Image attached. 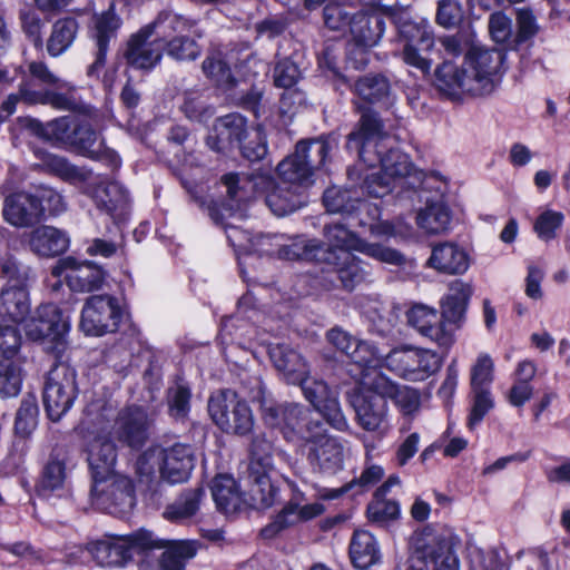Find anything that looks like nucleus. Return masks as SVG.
I'll use <instances>...</instances> for the list:
<instances>
[{
	"label": "nucleus",
	"mask_w": 570,
	"mask_h": 570,
	"mask_svg": "<svg viewBox=\"0 0 570 570\" xmlns=\"http://www.w3.org/2000/svg\"><path fill=\"white\" fill-rule=\"evenodd\" d=\"M383 122L372 110L363 111L357 128L347 136L346 148L357 153L370 168L380 170L366 175L362 189L372 197H384L392 190V183L411 174L413 165L407 155L390 145Z\"/></svg>",
	"instance_id": "obj_1"
},
{
	"label": "nucleus",
	"mask_w": 570,
	"mask_h": 570,
	"mask_svg": "<svg viewBox=\"0 0 570 570\" xmlns=\"http://www.w3.org/2000/svg\"><path fill=\"white\" fill-rule=\"evenodd\" d=\"M503 60L504 55L500 50L473 47L460 67L448 61L439 66L434 85L451 99H461L464 95L488 96L500 82Z\"/></svg>",
	"instance_id": "obj_2"
},
{
	"label": "nucleus",
	"mask_w": 570,
	"mask_h": 570,
	"mask_svg": "<svg viewBox=\"0 0 570 570\" xmlns=\"http://www.w3.org/2000/svg\"><path fill=\"white\" fill-rule=\"evenodd\" d=\"M112 412L111 404L94 402L88 405L81 421L92 480L116 473L117 449L110 439L109 430Z\"/></svg>",
	"instance_id": "obj_3"
},
{
	"label": "nucleus",
	"mask_w": 570,
	"mask_h": 570,
	"mask_svg": "<svg viewBox=\"0 0 570 570\" xmlns=\"http://www.w3.org/2000/svg\"><path fill=\"white\" fill-rule=\"evenodd\" d=\"M335 140L331 137H320L302 140L296 144L294 154L286 157L277 166L279 177L286 181L309 186L314 176L321 171L327 161Z\"/></svg>",
	"instance_id": "obj_4"
},
{
	"label": "nucleus",
	"mask_w": 570,
	"mask_h": 570,
	"mask_svg": "<svg viewBox=\"0 0 570 570\" xmlns=\"http://www.w3.org/2000/svg\"><path fill=\"white\" fill-rule=\"evenodd\" d=\"M309 414V410L297 403L262 405L264 422L273 429H278L287 442L302 446H305L323 428L320 421L311 420Z\"/></svg>",
	"instance_id": "obj_5"
},
{
	"label": "nucleus",
	"mask_w": 570,
	"mask_h": 570,
	"mask_svg": "<svg viewBox=\"0 0 570 570\" xmlns=\"http://www.w3.org/2000/svg\"><path fill=\"white\" fill-rule=\"evenodd\" d=\"M274 443L265 433L254 436L248 465L249 494L253 503L261 508L271 507L277 494V489L271 481V472L274 468Z\"/></svg>",
	"instance_id": "obj_6"
},
{
	"label": "nucleus",
	"mask_w": 570,
	"mask_h": 570,
	"mask_svg": "<svg viewBox=\"0 0 570 570\" xmlns=\"http://www.w3.org/2000/svg\"><path fill=\"white\" fill-rule=\"evenodd\" d=\"M442 366V357L433 350L404 344L386 354V368L409 382H423Z\"/></svg>",
	"instance_id": "obj_7"
},
{
	"label": "nucleus",
	"mask_w": 570,
	"mask_h": 570,
	"mask_svg": "<svg viewBox=\"0 0 570 570\" xmlns=\"http://www.w3.org/2000/svg\"><path fill=\"white\" fill-rule=\"evenodd\" d=\"M91 504L115 517H126L136 505L135 487L126 475L111 473L94 479L90 491Z\"/></svg>",
	"instance_id": "obj_8"
},
{
	"label": "nucleus",
	"mask_w": 570,
	"mask_h": 570,
	"mask_svg": "<svg viewBox=\"0 0 570 570\" xmlns=\"http://www.w3.org/2000/svg\"><path fill=\"white\" fill-rule=\"evenodd\" d=\"M151 532L138 531L128 535H107L92 542L87 551L102 567H122L136 552H145L156 547Z\"/></svg>",
	"instance_id": "obj_9"
},
{
	"label": "nucleus",
	"mask_w": 570,
	"mask_h": 570,
	"mask_svg": "<svg viewBox=\"0 0 570 570\" xmlns=\"http://www.w3.org/2000/svg\"><path fill=\"white\" fill-rule=\"evenodd\" d=\"M208 413L214 423L226 433L245 435L254 425L248 404L232 390L213 394L208 401Z\"/></svg>",
	"instance_id": "obj_10"
},
{
	"label": "nucleus",
	"mask_w": 570,
	"mask_h": 570,
	"mask_svg": "<svg viewBox=\"0 0 570 570\" xmlns=\"http://www.w3.org/2000/svg\"><path fill=\"white\" fill-rule=\"evenodd\" d=\"M77 393L76 371L62 362L52 366L43 389V405L49 419L59 421L71 409Z\"/></svg>",
	"instance_id": "obj_11"
},
{
	"label": "nucleus",
	"mask_w": 570,
	"mask_h": 570,
	"mask_svg": "<svg viewBox=\"0 0 570 570\" xmlns=\"http://www.w3.org/2000/svg\"><path fill=\"white\" fill-rule=\"evenodd\" d=\"M219 140L237 145L245 158L250 161L263 159L267 154L266 137L261 127L248 132L246 118L239 114L220 117L215 126Z\"/></svg>",
	"instance_id": "obj_12"
},
{
	"label": "nucleus",
	"mask_w": 570,
	"mask_h": 570,
	"mask_svg": "<svg viewBox=\"0 0 570 570\" xmlns=\"http://www.w3.org/2000/svg\"><path fill=\"white\" fill-rule=\"evenodd\" d=\"M121 316L122 312L116 297L92 295L82 307L80 328L86 335L102 336L117 331Z\"/></svg>",
	"instance_id": "obj_13"
},
{
	"label": "nucleus",
	"mask_w": 570,
	"mask_h": 570,
	"mask_svg": "<svg viewBox=\"0 0 570 570\" xmlns=\"http://www.w3.org/2000/svg\"><path fill=\"white\" fill-rule=\"evenodd\" d=\"M26 334L33 341L50 340L55 350L61 354L66 348V335L70 330V317L55 304L40 305L33 316L27 321Z\"/></svg>",
	"instance_id": "obj_14"
},
{
	"label": "nucleus",
	"mask_w": 570,
	"mask_h": 570,
	"mask_svg": "<svg viewBox=\"0 0 570 570\" xmlns=\"http://www.w3.org/2000/svg\"><path fill=\"white\" fill-rule=\"evenodd\" d=\"M304 397L312 406L322 414L325 421L335 430L346 432L350 428L348 421L343 414L337 392L328 384L316 377L304 375L297 383Z\"/></svg>",
	"instance_id": "obj_15"
},
{
	"label": "nucleus",
	"mask_w": 570,
	"mask_h": 570,
	"mask_svg": "<svg viewBox=\"0 0 570 570\" xmlns=\"http://www.w3.org/2000/svg\"><path fill=\"white\" fill-rule=\"evenodd\" d=\"M407 324L422 337L449 350L455 342L454 332L442 321L438 309L424 304H414L406 312Z\"/></svg>",
	"instance_id": "obj_16"
},
{
	"label": "nucleus",
	"mask_w": 570,
	"mask_h": 570,
	"mask_svg": "<svg viewBox=\"0 0 570 570\" xmlns=\"http://www.w3.org/2000/svg\"><path fill=\"white\" fill-rule=\"evenodd\" d=\"M306 459L314 470L335 474L343 469L344 448L341 440L322 428L305 445Z\"/></svg>",
	"instance_id": "obj_17"
},
{
	"label": "nucleus",
	"mask_w": 570,
	"mask_h": 570,
	"mask_svg": "<svg viewBox=\"0 0 570 570\" xmlns=\"http://www.w3.org/2000/svg\"><path fill=\"white\" fill-rule=\"evenodd\" d=\"M115 415V411L112 412ZM150 420L146 410L138 405L122 409L117 417L110 419V434L114 432L117 440L132 449H140L149 438Z\"/></svg>",
	"instance_id": "obj_18"
},
{
	"label": "nucleus",
	"mask_w": 570,
	"mask_h": 570,
	"mask_svg": "<svg viewBox=\"0 0 570 570\" xmlns=\"http://www.w3.org/2000/svg\"><path fill=\"white\" fill-rule=\"evenodd\" d=\"M400 33L406 41L402 52L404 62L424 75L429 73L431 61L421 52L429 51L434 45L431 26L426 21L405 22L402 24Z\"/></svg>",
	"instance_id": "obj_19"
},
{
	"label": "nucleus",
	"mask_w": 570,
	"mask_h": 570,
	"mask_svg": "<svg viewBox=\"0 0 570 570\" xmlns=\"http://www.w3.org/2000/svg\"><path fill=\"white\" fill-rule=\"evenodd\" d=\"M122 24L121 18L116 13L115 3L100 13H95L91 18L89 36L95 43V60L88 68V73L101 69L107 60L109 43L117 37V32Z\"/></svg>",
	"instance_id": "obj_20"
},
{
	"label": "nucleus",
	"mask_w": 570,
	"mask_h": 570,
	"mask_svg": "<svg viewBox=\"0 0 570 570\" xmlns=\"http://www.w3.org/2000/svg\"><path fill=\"white\" fill-rule=\"evenodd\" d=\"M451 534H434L420 539L415 546L416 562H425L433 570H460Z\"/></svg>",
	"instance_id": "obj_21"
},
{
	"label": "nucleus",
	"mask_w": 570,
	"mask_h": 570,
	"mask_svg": "<svg viewBox=\"0 0 570 570\" xmlns=\"http://www.w3.org/2000/svg\"><path fill=\"white\" fill-rule=\"evenodd\" d=\"M163 55L164 45L144 27L129 36L124 51L127 65L142 71H151L160 63Z\"/></svg>",
	"instance_id": "obj_22"
},
{
	"label": "nucleus",
	"mask_w": 570,
	"mask_h": 570,
	"mask_svg": "<svg viewBox=\"0 0 570 570\" xmlns=\"http://www.w3.org/2000/svg\"><path fill=\"white\" fill-rule=\"evenodd\" d=\"M160 476L170 484L186 482L195 466V453L186 443L159 446Z\"/></svg>",
	"instance_id": "obj_23"
},
{
	"label": "nucleus",
	"mask_w": 570,
	"mask_h": 570,
	"mask_svg": "<svg viewBox=\"0 0 570 570\" xmlns=\"http://www.w3.org/2000/svg\"><path fill=\"white\" fill-rule=\"evenodd\" d=\"M52 275L56 277H63L75 292H92L98 289L105 278V273L101 268L83 262L79 263L72 257H66L58 262L52 267Z\"/></svg>",
	"instance_id": "obj_24"
},
{
	"label": "nucleus",
	"mask_w": 570,
	"mask_h": 570,
	"mask_svg": "<svg viewBox=\"0 0 570 570\" xmlns=\"http://www.w3.org/2000/svg\"><path fill=\"white\" fill-rule=\"evenodd\" d=\"M361 385L365 390L382 394L384 400L391 399L405 415L415 413L420 407L421 399L417 390L400 385L382 373H376L374 379H371L367 374L364 375L361 379Z\"/></svg>",
	"instance_id": "obj_25"
},
{
	"label": "nucleus",
	"mask_w": 570,
	"mask_h": 570,
	"mask_svg": "<svg viewBox=\"0 0 570 570\" xmlns=\"http://www.w3.org/2000/svg\"><path fill=\"white\" fill-rule=\"evenodd\" d=\"M352 405L362 429L380 434L387 431V403L382 394L367 390L355 395Z\"/></svg>",
	"instance_id": "obj_26"
},
{
	"label": "nucleus",
	"mask_w": 570,
	"mask_h": 570,
	"mask_svg": "<svg viewBox=\"0 0 570 570\" xmlns=\"http://www.w3.org/2000/svg\"><path fill=\"white\" fill-rule=\"evenodd\" d=\"M42 215L38 198L26 191L8 195L3 203L2 216L14 227H28L37 223Z\"/></svg>",
	"instance_id": "obj_27"
},
{
	"label": "nucleus",
	"mask_w": 570,
	"mask_h": 570,
	"mask_svg": "<svg viewBox=\"0 0 570 570\" xmlns=\"http://www.w3.org/2000/svg\"><path fill=\"white\" fill-rule=\"evenodd\" d=\"M268 355L275 368L288 384H297L309 367L303 356L285 343L269 344Z\"/></svg>",
	"instance_id": "obj_28"
},
{
	"label": "nucleus",
	"mask_w": 570,
	"mask_h": 570,
	"mask_svg": "<svg viewBox=\"0 0 570 570\" xmlns=\"http://www.w3.org/2000/svg\"><path fill=\"white\" fill-rule=\"evenodd\" d=\"M97 208L112 218L115 225L126 219L129 209V196L126 188L117 181L97 187L94 194Z\"/></svg>",
	"instance_id": "obj_29"
},
{
	"label": "nucleus",
	"mask_w": 570,
	"mask_h": 570,
	"mask_svg": "<svg viewBox=\"0 0 570 570\" xmlns=\"http://www.w3.org/2000/svg\"><path fill=\"white\" fill-rule=\"evenodd\" d=\"M428 265L439 273L461 275L468 271L470 261L463 248L454 243L445 242L432 247Z\"/></svg>",
	"instance_id": "obj_30"
},
{
	"label": "nucleus",
	"mask_w": 570,
	"mask_h": 570,
	"mask_svg": "<svg viewBox=\"0 0 570 570\" xmlns=\"http://www.w3.org/2000/svg\"><path fill=\"white\" fill-rule=\"evenodd\" d=\"M385 29L383 16L376 11H360L352 16L350 31L355 43L374 47Z\"/></svg>",
	"instance_id": "obj_31"
},
{
	"label": "nucleus",
	"mask_w": 570,
	"mask_h": 570,
	"mask_svg": "<svg viewBox=\"0 0 570 570\" xmlns=\"http://www.w3.org/2000/svg\"><path fill=\"white\" fill-rule=\"evenodd\" d=\"M30 314V298L24 286H4L0 293V322L18 324Z\"/></svg>",
	"instance_id": "obj_32"
},
{
	"label": "nucleus",
	"mask_w": 570,
	"mask_h": 570,
	"mask_svg": "<svg viewBox=\"0 0 570 570\" xmlns=\"http://www.w3.org/2000/svg\"><path fill=\"white\" fill-rule=\"evenodd\" d=\"M324 510V504L321 502H313L303 507L288 504L276 515L273 522L262 529L261 533L265 539H272L282 530L299 521H307L321 515Z\"/></svg>",
	"instance_id": "obj_33"
},
{
	"label": "nucleus",
	"mask_w": 570,
	"mask_h": 570,
	"mask_svg": "<svg viewBox=\"0 0 570 570\" xmlns=\"http://www.w3.org/2000/svg\"><path fill=\"white\" fill-rule=\"evenodd\" d=\"M205 499V490L202 487L184 490L171 503H169L163 515L174 523H187L193 521Z\"/></svg>",
	"instance_id": "obj_34"
},
{
	"label": "nucleus",
	"mask_w": 570,
	"mask_h": 570,
	"mask_svg": "<svg viewBox=\"0 0 570 570\" xmlns=\"http://www.w3.org/2000/svg\"><path fill=\"white\" fill-rule=\"evenodd\" d=\"M281 178L282 181L267 194L265 202L275 215L285 216L303 206L301 188L307 186Z\"/></svg>",
	"instance_id": "obj_35"
},
{
	"label": "nucleus",
	"mask_w": 570,
	"mask_h": 570,
	"mask_svg": "<svg viewBox=\"0 0 570 570\" xmlns=\"http://www.w3.org/2000/svg\"><path fill=\"white\" fill-rule=\"evenodd\" d=\"M69 236L56 227L41 226L31 232L29 245L39 256H56L66 252L69 247Z\"/></svg>",
	"instance_id": "obj_36"
},
{
	"label": "nucleus",
	"mask_w": 570,
	"mask_h": 570,
	"mask_svg": "<svg viewBox=\"0 0 570 570\" xmlns=\"http://www.w3.org/2000/svg\"><path fill=\"white\" fill-rule=\"evenodd\" d=\"M472 295L470 284L455 279L450 284L449 293L441 299L442 321L446 323H459L465 313L468 302Z\"/></svg>",
	"instance_id": "obj_37"
},
{
	"label": "nucleus",
	"mask_w": 570,
	"mask_h": 570,
	"mask_svg": "<svg viewBox=\"0 0 570 570\" xmlns=\"http://www.w3.org/2000/svg\"><path fill=\"white\" fill-rule=\"evenodd\" d=\"M156 547L164 548L160 559L161 570H184L188 560L193 559L198 550V542L193 540L160 541L155 538Z\"/></svg>",
	"instance_id": "obj_38"
},
{
	"label": "nucleus",
	"mask_w": 570,
	"mask_h": 570,
	"mask_svg": "<svg viewBox=\"0 0 570 570\" xmlns=\"http://www.w3.org/2000/svg\"><path fill=\"white\" fill-rule=\"evenodd\" d=\"M350 557L353 564L362 570L377 563L381 553L374 535L365 530H356L350 543Z\"/></svg>",
	"instance_id": "obj_39"
},
{
	"label": "nucleus",
	"mask_w": 570,
	"mask_h": 570,
	"mask_svg": "<svg viewBox=\"0 0 570 570\" xmlns=\"http://www.w3.org/2000/svg\"><path fill=\"white\" fill-rule=\"evenodd\" d=\"M212 495L217 508L224 513L236 512L243 504V492L235 479L228 474H219L212 482Z\"/></svg>",
	"instance_id": "obj_40"
},
{
	"label": "nucleus",
	"mask_w": 570,
	"mask_h": 570,
	"mask_svg": "<svg viewBox=\"0 0 570 570\" xmlns=\"http://www.w3.org/2000/svg\"><path fill=\"white\" fill-rule=\"evenodd\" d=\"M258 179L263 180V177L235 173L223 176L222 181L227 188L228 198L235 203V205H229L232 212L240 210L242 203H246L254 196L258 186Z\"/></svg>",
	"instance_id": "obj_41"
},
{
	"label": "nucleus",
	"mask_w": 570,
	"mask_h": 570,
	"mask_svg": "<svg viewBox=\"0 0 570 570\" xmlns=\"http://www.w3.org/2000/svg\"><path fill=\"white\" fill-rule=\"evenodd\" d=\"M324 236L327 242V249L322 247V261L332 259V255L336 256L343 250H356L360 238L356 237L345 225L335 223L326 225Z\"/></svg>",
	"instance_id": "obj_42"
},
{
	"label": "nucleus",
	"mask_w": 570,
	"mask_h": 570,
	"mask_svg": "<svg viewBox=\"0 0 570 570\" xmlns=\"http://www.w3.org/2000/svg\"><path fill=\"white\" fill-rule=\"evenodd\" d=\"M73 120L70 117H61L49 122L38 119H28L27 127L38 137L52 144L69 145L72 136Z\"/></svg>",
	"instance_id": "obj_43"
},
{
	"label": "nucleus",
	"mask_w": 570,
	"mask_h": 570,
	"mask_svg": "<svg viewBox=\"0 0 570 570\" xmlns=\"http://www.w3.org/2000/svg\"><path fill=\"white\" fill-rule=\"evenodd\" d=\"M78 22L75 18H62L57 20L51 28L47 40V52L50 57L57 58L63 55L73 43L78 33Z\"/></svg>",
	"instance_id": "obj_44"
},
{
	"label": "nucleus",
	"mask_w": 570,
	"mask_h": 570,
	"mask_svg": "<svg viewBox=\"0 0 570 570\" xmlns=\"http://www.w3.org/2000/svg\"><path fill=\"white\" fill-rule=\"evenodd\" d=\"M66 481L67 472L65 462L52 456L43 468L41 478L37 484V491L45 498L51 495L60 497L65 491Z\"/></svg>",
	"instance_id": "obj_45"
},
{
	"label": "nucleus",
	"mask_w": 570,
	"mask_h": 570,
	"mask_svg": "<svg viewBox=\"0 0 570 570\" xmlns=\"http://www.w3.org/2000/svg\"><path fill=\"white\" fill-rule=\"evenodd\" d=\"M190 27L187 19L171 11L160 12L154 21L144 26L164 46L174 33H181L189 30Z\"/></svg>",
	"instance_id": "obj_46"
},
{
	"label": "nucleus",
	"mask_w": 570,
	"mask_h": 570,
	"mask_svg": "<svg viewBox=\"0 0 570 570\" xmlns=\"http://www.w3.org/2000/svg\"><path fill=\"white\" fill-rule=\"evenodd\" d=\"M332 259L325 261L332 265L344 288L352 291L364 278V271L360 261L350 252L343 250L338 255H332Z\"/></svg>",
	"instance_id": "obj_47"
},
{
	"label": "nucleus",
	"mask_w": 570,
	"mask_h": 570,
	"mask_svg": "<svg viewBox=\"0 0 570 570\" xmlns=\"http://www.w3.org/2000/svg\"><path fill=\"white\" fill-rule=\"evenodd\" d=\"M243 314L242 306H239L235 315L223 320L219 334L223 343L235 342L239 345H245L255 340V328L244 318Z\"/></svg>",
	"instance_id": "obj_48"
},
{
	"label": "nucleus",
	"mask_w": 570,
	"mask_h": 570,
	"mask_svg": "<svg viewBox=\"0 0 570 570\" xmlns=\"http://www.w3.org/2000/svg\"><path fill=\"white\" fill-rule=\"evenodd\" d=\"M350 358L362 367L373 370V373L366 372L362 375H368L371 379L380 373L377 368H386V354H383L380 348L371 341L357 340Z\"/></svg>",
	"instance_id": "obj_49"
},
{
	"label": "nucleus",
	"mask_w": 570,
	"mask_h": 570,
	"mask_svg": "<svg viewBox=\"0 0 570 570\" xmlns=\"http://www.w3.org/2000/svg\"><path fill=\"white\" fill-rule=\"evenodd\" d=\"M451 214L448 206L441 202L426 205L416 215V223L428 234H440L448 229Z\"/></svg>",
	"instance_id": "obj_50"
},
{
	"label": "nucleus",
	"mask_w": 570,
	"mask_h": 570,
	"mask_svg": "<svg viewBox=\"0 0 570 570\" xmlns=\"http://www.w3.org/2000/svg\"><path fill=\"white\" fill-rule=\"evenodd\" d=\"M191 390L183 380H177L167 389L168 414L175 421L184 422L190 412Z\"/></svg>",
	"instance_id": "obj_51"
},
{
	"label": "nucleus",
	"mask_w": 570,
	"mask_h": 570,
	"mask_svg": "<svg viewBox=\"0 0 570 570\" xmlns=\"http://www.w3.org/2000/svg\"><path fill=\"white\" fill-rule=\"evenodd\" d=\"M324 205L330 213L352 214L364 204L352 195V190L330 187L323 195Z\"/></svg>",
	"instance_id": "obj_52"
},
{
	"label": "nucleus",
	"mask_w": 570,
	"mask_h": 570,
	"mask_svg": "<svg viewBox=\"0 0 570 570\" xmlns=\"http://www.w3.org/2000/svg\"><path fill=\"white\" fill-rule=\"evenodd\" d=\"M355 91L362 99L376 102L389 100L391 86L384 76H365L356 81Z\"/></svg>",
	"instance_id": "obj_53"
},
{
	"label": "nucleus",
	"mask_w": 570,
	"mask_h": 570,
	"mask_svg": "<svg viewBox=\"0 0 570 570\" xmlns=\"http://www.w3.org/2000/svg\"><path fill=\"white\" fill-rule=\"evenodd\" d=\"M322 245L315 239H296L289 245L282 246L277 254L281 258L295 261H322Z\"/></svg>",
	"instance_id": "obj_54"
},
{
	"label": "nucleus",
	"mask_w": 570,
	"mask_h": 570,
	"mask_svg": "<svg viewBox=\"0 0 570 570\" xmlns=\"http://www.w3.org/2000/svg\"><path fill=\"white\" fill-rule=\"evenodd\" d=\"M22 385L21 367L17 360H0V396L19 394Z\"/></svg>",
	"instance_id": "obj_55"
},
{
	"label": "nucleus",
	"mask_w": 570,
	"mask_h": 570,
	"mask_svg": "<svg viewBox=\"0 0 570 570\" xmlns=\"http://www.w3.org/2000/svg\"><path fill=\"white\" fill-rule=\"evenodd\" d=\"M563 222L564 215L561 212L546 208L535 218L533 229L538 238L543 242H550L557 237Z\"/></svg>",
	"instance_id": "obj_56"
},
{
	"label": "nucleus",
	"mask_w": 570,
	"mask_h": 570,
	"mask_svg": "<svg viewBox=\"0 0 570 570\" xmlns=\"http://www.w3.org/2000/svg\"><path fill=\"white\" fill-rule=\"evenodd\" d=\"M202 68L206 77L213 80L217 86H228L233 83L232 70L220 53L209 55L203 61Z\"/></svg>",
	"instance_id": "obj_57"
},
{
	"label": "nucleus",
	"mask_w": 570,
	"mask_h": 570,
	"mask_svg": "<svg viewBox=\"0 0 570 570\" xmlns=\"http://www.w3.org/2000/svg\"><path fill=\"white\" fill-rule=\"evenodd\" d=\"M494 379V363L487 353H481L471 367V389H489Z\"/></svg>",
	"instance_id": "obj_58"
},
{
	"label": "nucleus",
	"mask_w": 570,
	"mask_h": 570,
	"mask_svg": "<svg viewBox=\"0 0 570 570\" xmlns=\"http://www.w3.org/2000/svg\"><path fill=\"white\" fill-rule=\"evenodd\" d=\"M400 505L394 500L373 499L367 505L368 519L379 525L387 524L397 519Z\"/></svg>",
	"instance_id": "obj_59"
},
{
	"label": "nucleus",
	"mask_w": 570,
	"mask_h": 570,
	"mask_svg": "<svg viewBox=\"0 0 570 570\" xmlns=\"http://www.w3.org/2000/svg\"><path fill=\"white\" fill-rule=\"evenodd\" d=\"M98 144V134L90 124L78 122L73 125L70 146L76 147L88 157Z\"/></svg>",
	"instance_id": "obj_60"
},
{
	"label": "nucleus",
	"mask_w": 570,
	"mask_h": 570,
	"mask_svg": "<svg viewBox=\"0 0 570 570\" xmlns=\"http://www.w3.org/2000/svg\"><path fill=\"white\" fill-rule=\"evenodd\" d=\"M0 277L7 281L6 286H24L29 278V267L20 264L11 256L0 262Z\"/></svg>",
	"instance_id": "obj_61"
},
{
	"label": "nucleus",
	"mask_w": 570,
	"mask_h": 570,
	"mask_svg": "<svg viewBox=\"0 0 570 570\" xmlns=\"http://www.w3.org/2000/svg\"><path fill=\"white\" fill-rule=\"evenodd\" d=\"M21 335L11 324L0 322V360H17Z\"/></svg>",
	"instance_id": "obj_62"
},
{
	"label": "nucleus",
	"mask_w": 570,
	"mask_h": 570,
	"mask_svg": "<svg viewBox=\"0 0 570 570\" xmlns=\"http://www.w3.org/2000/svg\"><path fill=\"white\" fill-rule=\"evenodd\" d=\"M473 393V403L468 420V426L473 429L478 425L485 414L493 407L494 402L489 389H471Z\"/></svg>",
	"instance_id": "obj_63"
},
{
	"label": "nucleus",
	"mask_w": 570,
	"mask_h": 570,
	"mask_svg": "<svg viewBox=\"0 0 570 570\" xmlns=\"http://www.w3.org/2000/svg\"><path fill=\"white\" fill-rule=\"evenodd\" d=\"M167 53L176 60H194L200 53V48L195 40L178 36L166 42Z\"/></svg>",
	"instance_id": "obj_64"
}]
</instances>
